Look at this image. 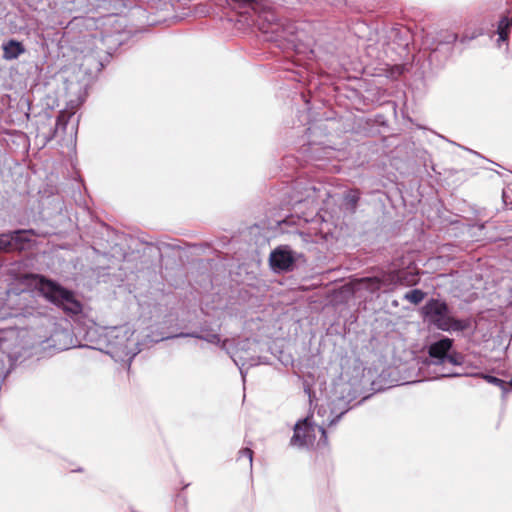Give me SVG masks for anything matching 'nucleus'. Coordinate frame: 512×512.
I'll return each mask as SVG.
<instances>
[{
    "instance_id": "0eeeda50",
    "label": "nucleus",
    "mask_w": 512,
    "mask_h": 512,
    "mask_svg": "<svg viewBox=\"0 0 512 512\" xmlns=\"http://www.w3.org/2000/svg\"><path fill=\"white\" fill-rule=\"evenodd\" d=\"M234 341L224 340L221 349L226 351L232 358L233 362L239 367L242 378L245 379L243 368L245 366H256L263 363L259 357L250 355L248 352L255 346V342L250 339L239 341L235 347L232 348Z\"/></svg>"
},
{
    "instance_id": "aec40b11",
    "label": "nucleus",
    "mask_w": 512,
    "mask_h": 512,
    "mask_svg": "<svg viewBox=\"0 0 512 512\" xmlns=\"http://www.w3.org/2000/svg\"><path fill=\"white\" fill-rule=\"evenodd\" d=\"M326 412H327V411H326V409H325L323 406H321V407L318 409V411H317V415H318L319 417H324V415L326 414Z\"/></svg>"
},
{
    "instance_id": "20e7f679",
    "label": "nucleus",
    "mask_w": 512,
    "mask_h": 512,
    "mask_svg": "<svg viewBox=\"0 0 512 512\" xmlns=\"http://www.w3.org/2000/svg\"><path fill=\"white\" fill-rule=\"evenodd\" d=\"M453 340L444 337L429 346L428 354L430 360L428 365L434 367L433 371L437 377H454L458 374L453 368L463 363V357L452 351Z\"/></svg>"
},
{
    "instance_id": "f8f14e48",
    "label": "nucleus",
    "mask_w": 512,
    "mask_h": 512,
    "mask_svg": "<svg viewBox=\"0 0 512 512\" xmlns=\"http://www.w3.org/2000/svg\"><path fill=\"white\" fill-rule=\"evenodd\" d=\"M399 278V286H413L419 281L418 273L415 268L408 267L407 269L397 270Z\"/></svg>"
},
{
    "instance_id": "4468645a",
    "label": "nucleus",
    "mask_w": 512,
    "mask_h": 512,
    "mask_svg": "<svg viewBox=\"0 0 512 512\" xmlns=\"http://www.w3.org/2000/svg\"><path fill=\"white\" fill-rule=\"evenodd\" d=\"M179 336H181V337L182 336L195 337V338L204 340V341H206L208 343L217 344V345L220 344V346L223 343V341L220 340L219 334L212 333V332H208V333H205V334H197V333L183 334V333H181Z\"/></svg>"
},
{
    "instance_id": "9d476101",
    "label": "nucleus",
    "mask_w": 512,
    "mask_h": 512,
    "mask_svg": "<svg viewBox=\"0 0 512 512\" xmlns=\"http://www.w3.org/2000/svg\"><path fill=\"white\" fill-rule=\"evenodd\" d=\"M294 262L293 252L287 246L276 248L270 255V265L277 271L291 270Z\"/></svg>"
},
{
    "instance_id": "dca6fc26",
    "label": "nucleus",
    "mask_w": 512,
    "mask_h": 512,
    "mask_svg": "<svg viewBox=\"0 0 512 512\" xmlns=\"http://www.w3.org/2000/svg\"><path fill=\"white\" fill-rule=\"evenodd\" d=\"M245 459L247 461L248 466L252 467L253 460V451L250 448H243L239 451L238 461Z\"/></svg>"
},
{
    "instance_id": "b1692460",
    "label": "nucleus",
    "mask_w": 512,
    "mask_h": 512,
    "mask_svg": "<svg viewBox=\"0 0 512 512\" xmlns=\"http://www.w3.org/2000/svg\"><path fill=\"white\" fill-rule=\"evenodd\" d=\"M510 385L512 386V378H511V381H510Z\"/></svg>"
},
{
    "instance_id": "a211bd4d",
    "label": "nucleus",
    "mask_w": 512,
    "mask_h": 512,
    "mask_svg": "<svg viewBox=\"0 0 512 512\" xmlns=\"http://www.w3.org/2000/svg\"><path fill=\"white\" fill-rule=\"evenodd\" d=\"M347 201L351 203L352 206H354L358 200V197L355 194H349L346 197Z\"/></svg>"
},
{
    "instance_id": "423d86ee",
    "label": "nucleus",
    "mask_w": 512,
    "mask_h": 512,
    "mask_svg": "<svg viewBox=\"0 0 512 512\" xmlns=\"http://www.w3.org/2000/svg\"><path fill=\"white\" fill-rule=\"evenodd\" d=\"M35 285L39 292L64 312L77 315L82 311V304L75 298L74 294L59 284L43 277H34Z\"/></svg>"
},
{
    "instance_id": "f257e3e1",
    "label": "nucleus",
    "mask_w": 512,
    "mask_h": 512,
    "mask_svg": "<svg viewBox=\"0 0 512 512\" xmlns=\"http://www.w3.org/2000/svg\"><path fill=\"white\" fill-rule=\"evenodd\" d=\"M6 301L0 297V320L16 316L19 310L23 309V302L31 297V292L21 288L19 290L9 289L5 292ZM21 330L8 328L0 330V350L12 359L18 353L21 346Z\"/></svg>"
},
{
    "instance_id": "f3484780",
    "label": "nucleus",
    "mask_w": 512,
    "mask_h": 512,
    "mask_svg": "<svg viewBox=\"0 0 512 512\" xmlns=\"http://www.w3.org/2000/svg\"><path fill=\"white\" fill-rule=\"evenodd\" d=\"M484 378L486 379L487 382H489L493 385H496V386L502 388L503 390L506 389V382L504 380L494 377V376H491V375H485Z\"/></svg>"
},
{
    "instance_id": "7ed1b4c3",
    "label": "nucleus",
    "mask_w": 512,
    "mask_h": 512,
    "mask_svg": "<svg viewBox=\"0 0 512 512\" xmlns=\"http://www.w3.org/2000/svg\"><path fill=\"white\" fill-rule=\"evenodd\" d=\"M348 410L340 412L335 417H328L320 422L313 420V416H308L303 420L298 421L294 427V434L291 438L290 444L296 447H309L312 446L319 435L317 445L325 446L327 444V435L325 426H332L338 422L342 415Z\"/></svg>"
},
{
    "instance_id": "6ab92c4d",
    "label": "nucleus",
    "mask_w": 512,
    "mask_h": 512,
    "mask_svg": "<svg viewBox=\"0 0 512 512\" xmlns=\"http://www.w3.org/2000/svg\"><path fill=\"white\" fill-rule=\"evenodd\" d=\"M316 187L315 186H311L310 188H307L306 191H307V196L306 198H310L312 197V194L311 193H315L316 192Z\"/></svg>"
},
{
    "instance_id": "ddd939ff",
    "label": "nucleus",
    "mask_w": 512,
    "mask_h": 512,
    "mask_svg": "<svg viewBox=\"0 0 512 512\" xmlns=\"http://www.w3.org/2000/svg\"><path fill=\"white\" fill-rule=\"evenodd\" d=\"M512 26V17L509 15H504L499 23L497 28V33L499 35L498 41L506 42L508 40L510 28Z\"/></svg>"
},
{
    "instance_id": "2eb2a0df",
    "label": "nucleus",
    "mask_w": 512,
    "mask_h": 512,
    "mask_svg": "<svg viewBox=\"0 0 512 512\" xmlns=\"http://www.w3.org/2000/svg\"><path fill=\"white\" fill-rule=\"evenodd\" d=\"M425 297V293L419 289H414L409 292H407L404 296L406 300L413 304L420 303Z\"/></svg>"
},
{
    "instance_id": "6e6552de",
    "label": "nucleus",
    "mask_w": 512,
    "mask_h": 512,
    "mask_svg": "<svg viewBox=\"0 0 512 512\" xmlns=\"http://www.w3.org/2000/svg\"><path fill=\"white\" fill-rule=\"evenodd\" d=\"M397 270L383 273L380 277L362 278L357 283L358 289H366L371 293L377 291L389 292L399 286Z\"/></svg>"
},
{
    "instance_id": "9b49d317",
    "label": "nucleus",
    "mask_w": 512,
    "mask_h": 512,
    "mask_svg": "<svg viewBox=\"0 0 512 512\" xmlns=\"http://www.w3.org/2000/svg\"><path fill=\"white\" fill-rule=\"evenodd\" d=\"M3 57L6 60H14L25 52L24 46L15 40L3 44Z\"/></svg>"
},
{
    "instance_id": "39448f33",
    "label": "nucleus",
    "mask_w": 512,
    "mask_h": 512,
    "mask_svg": "<svg viewBox=\"0 0 512 512\" xmlns=\"http://www.w3.org/2000/svg\"><path fill=\"white\" fill-rule=\"evenodd\" d=\"M425 319L436 328L447 332H462L471 328L470 319H456L451 316L448 305L440 300L431 299L423 307Z\"/></svg>"
},
{
    "instance_id": "f03ea898",
    "label": "nucleus",
    "mask_w": 512,
    "mask_h": 512,
    "mask_svg": "<svg viewBox=\"0 0 512 512\" xmlns=\"http://www.w3.org/2000/svg\"><path fill=\"white\" fill-rule=\"evenodd\" d=\"M106 353L115 361L131 360L141 351V343L136 331L129 325L113 327L104 334Z\"/></svg>"
},
{
    "instance_id": "1a4fd4ad",
    "label": "nucleus",
    "mask_w": 512,
    "mask_h": 512,
    "mask_svg": "<svg viewBox=\"0 0 512 512\" xmlns=\"http://www.w3.org/2000/svg\"><path fill=\"white\" fill-rule=\"evenodd\" d=\"M35 235L36 234L32 229L16 230L0 234V251L12 252L16 250H24L27 243H29Z\"/></svg>"
},
{
    "instance_id": "412c9836",
    "label": "nucleus",
    "mask_w": 512,
    "mask_h": 512,
    "mask_svg": "<svg viewBox=\"0 0 512 512\" xmlns=\"http://www.w3.org/2000/svg\"><path fill=\"white\" fill-rule=\"evenodd\" d=\"M234 2H237L242 5H248L252 2V0H233Z\"/></svg>"
},
{
    "instance_id": "4be33fe9",
    "label": "nucleus",
    "mask_w": 512,
    "mask_h": 512,
    "mask_svg": "<svg viewBox=\"0 0 512 512\" xmlns=\"http://www.w3.org/2000/svg\"><path fill=\"white\" fill-rule=\"evenodd\" d=\"M450 38H451V39H450L449 41H451V42H455V41L458 39V35H457V34H452V35L450 36Z\"/></svg>"
},
{
    "instance_id": "5701e85b",
    "label": "nucleus",
    "mask_w": 512,
    "mask_h": 512,
    "mask_svg": "<svg viewBox=\"0 0 512 512\" xmlns=\"http://www.w3.org/2000/svg\"><path fill=\"white\" fill-rule=\"evenodd\" d=\"M62 117H63V113L58 117V122L61 121Z\"/></svg>"
}]
</instances>
